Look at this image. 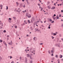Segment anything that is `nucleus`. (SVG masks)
<instances>
[{
    "instance_id": "obj_1",
    "label": "nucleus",
    "mask_w": 63,
    "mask_h": 63,
    "mask_svg": "<svg viewBox=\"0 0 63 63\" xmlns=\"http://www.w3.org/2000/svg\"><path fill=\"white\" fill-rule=\"evenodd\" d=\"M55 46H57H57H58V47H60V44H57L56 45H55Z\"/></svg>"
},
{
    "instance_id": "obj_2",
    "label": "nucleus",
    "mask_w": 63,
    "mask_h": 63,
    "mask_svg": "<svg viewBox=\"0 0 63 63\" xmlns=\"http://www.w3.org/2000/svg\"><path fill=\"white\" fill-rule=\"evenodd\" d=\"M8 44H9V45H13V42H12V41H11L10 43H9Z\"/></svg>"
},
{
    "instance_id": "obj_3",
    "label": "nucleus",
    "mask_w": 63,
    "mask_h": 63,
    "mask_svg": "<svg viewBox=\"0 0 63 63\" xmlns=\"http://www.w3.org/2000/svg\"><path fill=\"white\" fill-rule=\"evenodd\" d=\"M55 9V7L54 6L52 7V8H51V10H54Z\"/></svg>"
},
{
    "instance_id": "obj_4",
    "label": "nucleus",
    "mask_w": 63,
    "mask_h": 63,
    "mask_svg": "<svg viewBox=\"0 0 63 63\" xmlns=\"http://www.w3.org/2000/svg\"><path fill=\"white\" fill-rule=\"evenodd\" d=\"M0 25H1L2 26H3V23H1V21H0Z\"/></svg>"
},
{
    "instance_id": "obj_5",
    "label": "nucleus",
    "mask_w": 63,
    "mask_h": 63,
    "mask_svg": "<svg viewBox=\"0 0 63 63\" xmlns=\"http://www.w3.org/2000/svg\"><path fill=\"white\" fill-rule=\"evenodd\" d=\"M60 58H61L62 57H63V56L62 55H60L59 56Z\"/></svg>"
},
{
    "instance_id": "obj_6",
    "label": "nucleus",
    "mask_w": 63,
    "mask_h": 63,
    "mask_svg": "<svg viewBox=\"0 0 63 63\" xmlns=\"http://www.w3.org/2000/svg\"><path fill=\"white\" fill-rule=\"evenodd\" d=\"M30 55H29L28 54H27V57H30Z\"/></svg>"
},
{
    "instance_id": "obj_7",
    "label": "nucleus",
    "mask_w": 63,
    "mask_h": 63,
    "mask_svg": "<svg viewBox=\"0 0 63 63\" xmlns=\"http://www.w3.org/2000/svg\"><path fill=\"white\" fill-rule=\"evenodd\" d=\"M30 28H31V30H33V28H32V27H30Z\"/></svg>"
},
{
    "instance_id": "obj_8",
    "label": "nucleus",
    "mask_w": 63,
    "mask_h": 63,
    "mask_svg": "<svg viewBox=\"0 0 63 63\" xmlns=\"http://www.w3.org/2000/svg\"><path fill=\"white\" fill-rule=\"evenodd\" d=\"M36 31H41L40 30H38V29H37L36 30Z\"/></svg>"
},
{
    "instance_id": "obj_9",
    "label": "nucleus",
    "mask_w": 63,
    "mask_h": 63,
    "mask_svg": "<svg viewBox=\"0 0 63 63\" xmlns=\"http://www.w3.org/2000/svg\"><path fill=\"white\" fill-rule=\"evenodd\" d=\"M57 19H59V17L58 16V15H57V16H56Z\"/></svg>"
},
{
    "instance_id": "obj_10",
    "label": "nucleus",
    "mask_w": 63,
    "mask_h": 63,
    "mask_svg": "<svg viewBox=\"0 0 63 63\" xmlns=\"http://www.w3.org/2000/svg\"><path fill=\"white\" fill-rule=\"evenodd\" d=\"M33 63V62H32V60L30 61V63Z\"/></svg>"
},
{
    "instance_id": "obj_11",
    "label": "nucleus",
    "mask_w": 63,
    "mask_h": 63,
    "mask_svg": "<svg viewBox=\"0 0 63 63\" xmlns=\"http://www.w3.org/2000/svg\"><path fill=\"white\" fill-rule=\"evenodd\" d=\"M20 6L21 7H23V5H22V3L20 4Z\"/></svg>"
},
{
    "instance_id": "obj_12",
    "label": "nucleus",
    "mask_w": 63,
    "mask_h": 63,
    "mask_svg": "<svg viewBox=\"0 0 63 63\" xmlns=\"http://www.w3.org/2000/svg\"><path fill=\"white\" fill-rule=\"evenodd\" d=\"M30 59H33V58H32V57H31V56H30Z\"/></svg>"
},
{
    "instance_id": "obj_13",
    "label": "nucleus",
    "mask_w": 63,
    "mask_h": 63,
    "mask_svg": "<svg viewBox=\"0 0 63 63\" xmlns=\"http://www.w3.org/2000/svg\"><path fill=\"white\" fill-rule=\"evenodd\" d=\"M16 3L17 4V6L18 5H19V3H18L17 2H16Z\"/></svg>"
},
{
    "instance_id": "obj_14",
    "label": "nucleus",
    "mask_w": 63,
    "mask_h": 63,
    "mask_svg": "<svg viewBox=\"0 0 63 63\" xmlns=\"http://www.w3.org/2000/svg\"><path fill=\"white\" fill-rule=\"evenodd\" d=\"M47 7L48 8V9H50V8H50V7L49 6H48Z\"/></svg>"
},
{
    "instance_id": "obj_15",
    "label": "nucleus",
    "mask_w": 63,
    "mask_h": 63,
    "mask_svg": "<svg viewBox=\"0 0 63 63\" xmlns=\"http://www.w3.org/2000/svg\"><path fill=\"white\" fill-rule=\"evenodd\" d=\"M3 44H4V45H5V44H6V42H5V41H3Z\"/></svg>"
},
{
    "instance_id": "obj_16",
    "label": "nucleus",
    "mask_w": 63,
    "mask_h": 63,
    "mask_svg": "<svg viewBox=\"0 0 63 63\" xmlns=\"http://www.w3.org/2000/svg\"><path fill=\"white\" fill-rule=\"evenodd\" d=\"M48 52L49 54H50V50L48 51Z\"/></svg>"
},
{
    "instance_id": "obj_17",
    "label": "nucleus",
    "mask_w": 63,
    "mask_h": 63,
    "mask_svg": "<svg viewBox=\"0 0 63 63\" xmlns=\"http://www.w3.org/2000/svg\"><path fill=\"white\" fill-rule=\"evenodd\" d=\"M56 17H54V18H53V19L54 20H55V19H56Z\"/></svg>"
},
{
    "instance_id": "obj_18",
    "label": "nucleus",
    "mask_w": 63,
    "mask_h": 63,
    "mask_svg": "<svg viewBox=\"0 0 63 63\" xmlns=\"http://www.w3.org/2000/svg\"><path fill=\"white\" fill-rule=\"evenodd\" d=\"M55 56L56 57V58H58V55H56Z\"/></svg>"
},
{
    "instance_id": "obj_19",
    "label": "nucleus",
    "mask_w": 63,
    "mask_h": 63,
    "mask_svg": "<svg viewBox=\"0 0 63 63\" xmlns=\"http://www.w3.org/2000/svg\"><path fill=\"white\" fill-rule=\"evenodd\" d=\"M28 23H30V20H28Z\"/></svg>"
},
{
    "instance_id": "obj_20",
    "label": "nucleus",
    "mask_w": 63,
    "mask_h": 63,
    "mask_svg": "<svg viewBox=\"0 0 63 63\" xmlns=\"http://www.w3.org/2000/svg\"><path fill=\"white\" fill-rule=\"evenodd\" d=\"M51 52L52 53H53V50H51Z\"/></svg>"
},
{
    "instance_id": "obj_21",
    "label": "nucleus",
    "mask_w": 63,
    "mask_h": 63,
    "mask_svg": "<svg viewBox=\"0 0 63 63\" xmlns=\"http://www.w3.org/2000/svg\"><path fill=\"white\" fill-rule=\"evenodd\" d=\"M0 7H1V8H2V7H3V5L1 4V5L0 6Z\"/></svg>"
},
{
    "instance_id": "obj_22",
    "label": "nucleus",
    "mask_w": 63,
    "mask_h": 63,
    "mask_svg": "<svg viewBox=\"0 0 63 63\" xmlns=\"http://www.w3.org/2000/svg\"><path fill=\"white\" fill-rule=\"evenodd\" d=\"M3 32L4 33H6V30H4V31H3Z\"/></svg>"
},
{
    "instance_id": "obj_23",
    "label": "nucleus",
    "mask_w": 63,
    "mask_h": 63,
    "mask_svg": "<svg viewBox=\"0 0 63 63\" xmlns=\"http://www.w3.org/2000/svg\"><path fill=\"white\" fill-rule=\"evenodd\" d=\"M2 42H3V40H0V43H2Z\"/></svg>"
},
{
    "instance_id": "obj_24",
    "label": "nucleus",
    "mask_w": 63,
    "mask_h": 63,
    "mask_svg": "<svg viewBox=\"0 0 63 63\" xmlns=\"http://www.w3.org/2000/svg\"><path fill=\"white\" fill-rule=\"evenodd\" d=\"M36 38V37H35L33 38V40L34 41H35V38Z\"/></svg>"
},
{
    "instance_id": "obj_25",
    "label": "nucleus",
    "mask_w": 63,
    "mask_h": 63,
    "mask_svg": "<svg viewBox=\"0 0 63 63\" xmlns=\"http://www.w3.org/2000/svg\"><path fill=\"white\" fill-rule=\"evenodd\" d=\"M53 35H54V36H55V35H56V33H53Z\"/></svg>"
},
{
    "instance_id": "obj_26",
    "label": "nucleus",
    "mask_w": 63,
    "mask_h": 63,
    "mask_svg": "<svg viewBox=\"0 0 63 63\" xmlns=\"http://www.w3.org/2000/svg\"><path fill=\"white\" fill-rule=\"evenodd\" d=\"M28 17H29V18H30V17H31V15H30L29 16H28Z\"/></svg>"
},
{
    "instance_id": "obj_27",
    "label": "nucleus",
    "mask_w": 63,
    "mask_h": 63,
    "mask_svg": "<svg viewBox=\"0 0 63 63\" xmlns=\"http://www.w3.org/2000/svg\"><path fill=\"white\" fill-rule=\"evenodd\" d=\"M43 43H39V44L40 45H43Z\"/></svg>"
},
{
    "instance_id": "obj_28",
    "label": "nucleus",
    "mask_w": 63,
    "mask_h": 63,
    "mask_svg": "<svg viewBox=\"0 0 63 63\" xmlns=\"http://www.w3.org/2000/svg\"><path fill=\"white\" fill-rule=\"evenodd\" d=\"M13 17V18H14V20H15V19H16V17Z\"/></svg>"
},
{
    "instance_id": "obj_29",
    "label": "nucleus",
    "mask_w": 63,
    "mask_h": 63,
    "mask_svg": "<svg viewBox=\"0 0 63 63\" xmlns=\"http://www.w3.org/2000/svg\"><path fill=\"white\" fill-rule=\"evenodd\" d=\"M27 2V5H29V2Z\"/></svg>"
},
{
    "instance_id": "obj_30",
    "label": "nucleus",
    "mask_w": 63,
    "mask_h": 63,
    "mask_svg": "<svg viewBox=\"0 0 63 63\" xmlns=\"http://www.w3.org/2000/svg\"><path fill=\"white\" fill-rule=\"evenodd\" d=\"M25 60H27V58H25Z\"/></svg>"
},
{
    "instance_id": "obj_31",
    "label": "nucleus",
    "mask_w": 63,
    "mask_h": 63,
    "mask_svg": "<svg viewBox=\"0 0 63 63\" xmlns=\"http://www.w3.org/2000/svg\"><path fill=\"white\" fill-rule=\"evenodd\" d=\"M25 62L26 63H27V60H25Z\"/></svg>"
},
{
    "instance_id": "obj_32",
    "label": "nucleus",
    "mask_w": 63,
    "mask_h": 63,
    "mask_svg": "<svg viewBox=\"0 0 63 63\" xmlns=\"http://www.w3.org/2000/svg\"><path fill=\"white\" fill-rule=\"evenodd\" d=\"M22 57H20V60H21L22 59Z\"/></svg>"
},
{
    "instance_id": "obj_33",
    "label": "nucleus",
    "mask_w": 63,
    "mask_h": 63,
    "mask_svg": "<svg viewBox=\"0 0 63 63\" xmlns=\"http://www.w3.org/2000/svg\"><path fill=\"white\" fill-rule=\"evenodd\" d=\"M6 10H8V6H6Z\"/></svg>"
},
{
    "instance_id": "obj_34",
    "label": "nucleus",
    "mask_w": 63,
    "mask_h": 63,
    "mask_svg": "<svg viewBox=\"0 0 63 63\" xmlns=\"http://www.w3.org/2000/svg\"><path fill=\"white\" fill-rule=\"evenodd\" d=\"M9 37H10V36H9V35H8L7 36V38H9Z\"/></svg>"
},
{
    "instance_id": "obj_35",
    "label": "nucleus",
    "mask_w": 63,
    "mask_h": 63,
    "mask_svg": "<svg viewBox=\"0 0 63 63\" xmlns=\"http://www.w3.org/2000/svg\"><path fill=\"white\" fill-rule=\"evenodd\" d=\"M25 23H23V24L22 25H25Z\"/></svg>"
},
{
    "instance_id": "obj_36",
    "label": "nucleus",
    "mask_w": 63,
    "mask_h": 63,
    "mask_svg": "<svg viewBox=\"0 0 63 63\" xmlns=\"http://www.w3.org/2000/svg\"><path fill=\"white\" fill-rule=\"evenodd\" d=\"M59 36L60 37H61V36H62L61 35V34H60L59 35Z\"/></svg>"
},
{
    "instance_id": "obj_37",
    "label": "nucleus",
    "mask_w": 63,
    "mask_h": 63,
    "mask_svg": "<svg viewBox=\"0 0 63 63\" xmlns=\"http://www.w3.org/2000/svg\"><path fill=\"white\" fill-rule=\"evenodd\" d=\"M51 37L52 38V39H54V37H53V36H52Z\"/></svg>"
},
{
    "instance_id": "obj_38",
    "label": "nucleus",
    "mask_w": 63,
    "mask_h": 63,
    "mask_svg": "<svg viewBox=\"0 0 63 63\" xmlns=\"http://www.w3.org/2000/svg\"><path fill=\"white\" fill-rule=\"evenodd\" d=\"M0 29H2V27H1V26H0Z\"/></svg>"
},
{
    "instance_id": "obj_39",
    "label": "nucleus",
    "mask_w": 63,
    "mask_h": 63,
    "mask_svg": "<svg viewBox=\"0 0 63 63\" xmlns=\"http://www.w3.org/2000/svg\"><path fill=\"white\" fill-rule=\"evenodd\" d=\"M49 20L50 21H52V20L51 19H50Z\"/></svg>"
},
{
    "instance_id": "obj_40",
    "label": "nucleus",
    "mask_w": 63,
    "mask_h": 63,
    "mask_svg": "<svg viewBox=\"0 0 63 63\" xmlns=\"http://www.w3.org/2000/svg\"><path fill=\"white\" fill-rule=\"evenodd\" d=\"M61 14L60 15L59 17H61Z\"/></svg>"
},
{
    "instance_id": "obj_41",
    "label": "nucleus",
    "mask_w": 63,
    "mask_h": 63,
    "mask_svg": "<svg viewBox=\"0 0 63 63\" xmlns=\"http://www.w3.org/2000/svg\"><path fill=\"white\" fill-rule=\"evenodd\" d=\"M17 27V26H16L15 27V28H16Z\"/></svg>"
},
{
    "instance_id": "obj_42",
    "label": "nucleus",
    "mask_w": 63,
    "mask_h": 63,
    "mask_svg": "<svg viewBox=\"0 0 63 63\" xmlns=\"http://www.w3.org/2000/svg\"><path fill=\"white\" fill-rule=\"evenodd\" d=\"M47 3H48V4H49V3H50V2H49V1H48Z\"/></svg>"
},
{
    "instance_id": "obj_43",
    "label": "nucleus",
    "mask_w": 63,
    "mask_h": 63,
    "mask_svg": "<svg viewBox=\"0 0 63 63\" xmlns=\"http://www.w3.org/2000/svg\"><path fill=\"white\" fill-rule=\"evenodd\" d=\"M11 19V18H9V20H12V19Z\"/></svg>"
},
{
    "instance_id": "obj_44",
    "label": "nucleus",
    "mask_w": 63,
    "mask_h": 63,
    "mask_svg": "<svg viewBox=\"0 0 63 63\" xmlns=\"http://www.w3.org/2000/svg\"><path fill=\"white\" fill-rule=\"evenodd\" d=\"M2 59V57H0V60H1V59Z\"/></svg>"
},
{
    "instance_id": "obj_45",
    "label": "nucleus",
    "mask_w": 63,
    "mask_h": 63,
    "mask_svg": "<svg viewBox=\"0 0 63 63\" xmlns=\"http://www.w3.org/2000/svg\"><path fill=\"white\" fill-rule=\"evenodd\" d=\"M54 22V21H52L51 22V23H53V22Z\"/></svg>"
},
{
    "instance_id": "obj_46",
    "label": "nucleus",
    "mask_w": 63,
    "mask_h": 63,
    "mask_svg": "<svg viewBox=\"0 0 63 63\" xmlns=\"http://www.w3.org/2000/svg\"><path fill=\"white\" fill-rule=\"evenodd\" d=\"M26 1L27 2H28V0H26Z\"/></svg>"
},
{
    "instance_id": "obj_47",
    "label": "nucleus",
    "mask_w": 63,
    "mask_h": 63,
    "mask_svg": "<svg viewBox=\"0 0 63 63\" xmlns=\"http://www.w3.org/2000/svg\"><path fill=\"white\" fill-rule=\"evenodd\" d=\"M42 10H43V8H42V7H41V11H42Z\"/></svg>"
},
{
    "instance_id": "obj_48",
    "label": "nucleus",
    "mask_w": 63,
    "mask_h": 63,
    "mask_svg": "<svg viewBox=\"0 0 63 63\" xmlns=\"http://www.w3.org/2000/svg\"><path fill=\"white\" fill-rule=\"evenodd\" d=\"M53 56V54H51V56Z\"/></svg>"
},
{
    "instance_id": "obj_49",
    "label": "nucleus",
    "mask_w": 63,
    "mask_h": 63,
    "mask_svg": "<svg viewBox=\"0 0 63 63\" xmlns=\"http://www.w3.org/2000/svg\"><path fill=\"white\" fill-rule=\"evenodd\" d=\"M56 16V15L55 14H54V16Z\"/></svg>"
},
{
    "instance_id": "obj_50",
    "label": "nucleus",
    "mask_w": 63,
    "mask_h": 63,
    "mask_svg": "<svg viewBox=\"0 0 63 63\" xmlns=\"http://www.w3.org/2000/svg\"><path fill=\"white\" fill-rule=\"evenodd\" d=\"M48 29H50V27H48Z\"/></svg>"
},
{
    "instance_id": "obj_51",
    "label": "nucleus",
    "mask_w": 63,
    "mask_h": 63,
    "mask_svg": "<svg viewBox=\"0 0 63 63\" xmlns=\"http://www.w3.org/2000/svg\"><path fill=\"white\" fill-rule=\"evenodd\" d=\"M53 32H52L51 33V35H53Z\"/></svg>"
},
{
    "instance_id": "obj_52",
    "label": "nucleus",
    "mask_w": 63,
    "mask_h": 63,
    "mask_svg": "<svg viewBox=\"0 0 63 63\" xmlns=\"http://www.w3.org/2000/svg\"><path fill=\"white\" fill-rule=\"evenodd\" d=\"M22 1H23V2H24V1H25V0H22Z\"/></svg>"
},
{
    "instance_id": "obj_53",
    "label": "nucleus",
    "mask_w": 63,
    "mask_h": 63,
    "mask_svg": "<svg viewBox=\"0 0 63 63\" xmlns=\"http://www.w3.org/2000/svg\"><path fill=\"white\" fill-rule=\"evenodd\" d=\"M52 59L53 60H54V58H53Z\"/></svg>"
},
{
    "instance_id": "obj_54",
    "label": "nucleus",
    "mask_w": 63,
    "mask_h": 63,
    "mask_svg": "<svg viewBox=\"0 0 63 63\" xmlns=\"http://www.w3.org/2000/svg\"><path fill=\"white\" fill-rule=\"evenodd\" d=\"M61 12L62 13H63V10H62L61 11Z\"/></svg>"
},
{
    "instance_id": "obj_55",
    "label": "nucleus",
    "mask_w": 63,
    "mask_h": 63,
    "mask_svg": "<svg viewBox=\"0 0 63 63\" xmlns=\"http://www.w3.org/2000/svg\"><path fill=\"white\" fill-rule=\"evenodd\" d=\"M38 5L39 6H40V4L39 3H38Z\"/></svg>"
},
{
    "instance_id": "obj_56",
    "label": "nucleus",
    "mask_w": 63,
    "mask_h": 63,
    "mask_svg": "<svg viewBox=\"0 0 63 63\" xmlns=\"http://www.w3.org/2000/svg\"><path fill=\"white\" fill-rule=\"evenodd\" d=\"M10 59H11V58H12V57H11V56H10Z\"/></svg>"
},
{
    "instance_id": "obj_57",
    "label": "nucleus",
    "mask_w": 63,
    "mask_h": 63,
    "mask_svg": "<svg viewBox=\"0 0 63 63\" xmlns=\"http://www.w3.org/2000/svg\"><path fill=\"white\" fill-rule=\"evenodd\" d=\"M9 22H10V23H11V21H9Z\"/></svg>"
},
{
    "instance_id": "obj_58",
    "label": "nucleus",
    "mask_w": 63,
    "mask_h": 63,
    "mask_svg": "<svg viewBox=\"0 0 63 63\" xmlns=\"http://www.w3.org/2000/svg\"><path fill=\"white\" fill-rule=\"evenodd\" d=\"M62 27H63V24H62Z\"/></svg>"
},
{
    "instance_id": "obj_59",
    "label": "nucleus",
    "mask_w": 63,
    "mask_h": 63,
    "mask_svg": "<svg viewBox=\"0 0 63 63\" xmlns=\"http://www.w3.org/2000/svg\"><path fill=\"white\" fill-rule=\"evenodd\" d=\"M11 63H14V61H12V62H11Z\"/></svg>"
},
{
    "instance_id": "obj_60",
    "label": "nucleus",
    "mask_w": 63,
    "mask_h": 63,
    "mask_svg": "<svg viewBox=\"0 0 63 63\" xmlns=\"http://www.w3.org/2000/svg\"><path fill=\"white\" fill-rule=\"evenodd\" d=\"M28 36H29V35H27V37H28Z\"/></svg>"
},
{
    "instance_id": "obj_61",
    "label": "nucleus",
    "mask_w": 63,
    "mask_h": 63,
    "mask_svg": "<svg viewBox=\"0 0 63 63\" xmlns=\"http://www.w3.org/2000/svg\"><path fill=\"white\" fill-rule=\"evenodd\" d=\"M24 8H25V5H24L23 6Z\"/></svg>"
},
{
    "instance_id": "obj_62",
    "label": "nucleus",
    "mask_w": 63,
    "mask_h": 63,
    "mask_svg": "<svg viewBox=\"0 0 63 63\" xmlns=\"http://www.w3.org/2000/svg\"><path fill=\"white\" fill-rule=\"evenodd\" d=\"M63 21V20L62 19L61 20V21Z\"/></svg>"
},
{
    "instance_id": "obj_63",
    "label": "nucleus",
    "mask_w": 63,
    "mask_h": 63,
    "mask_svg": "<svg viewBox=\"0 0 63 63\" xmlns=\"http://www.w3.org/2000/svg\"><path fill=\"white\" fill-rule=\"evenodd\" d=\"M22 12H23V13H24V11H22Z\"/></svg>"
},
{
    "instance_id": "obj_64",
    "label": "nucleus",
    "mask_w": 63,
    "mask_h": 63,
    "mask_svg": "<svg viewBox=\"0 0 63 63\" xmlns=\"http://www.w3.org/2000/svg\"><path fill=\"white\" fill-rule=\"evenodd\" d=\"M58 63H60V62L59 61H58Z\"/></svg>"
}]
</instances>
